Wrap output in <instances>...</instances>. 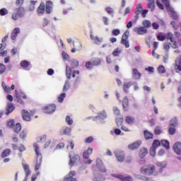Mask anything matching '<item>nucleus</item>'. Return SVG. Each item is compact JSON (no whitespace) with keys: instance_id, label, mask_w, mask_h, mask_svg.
Here are the masks:
<instances>
[{"instance_id":"obj_1","label":"nucleus","mask_w":181,"mask_h":181,"mask_svg":"<svg viewBox=\"0 0 181 181\" xmlns=\"http://www.w3.org/2000/svg\"><path fill=\"white\" fill-rule=\"evenodd\" d=\"M96 162H97L96 168L98 169V173H97V175H96V180L98 181L104 180V177L101 176L100 177L99 175H101V173H105L107 172V169H105V167L104 166V164H103V161L100 158H98L96 160Z\"/></svg>"},{"instance_id":"obj_2","label":"nucleus","mask_w":181,"mask_h":181,"mask_svg":"<svg viewBox=\"0 0 181 181\" xmlns=\"http://www.w3.org/2000/svg\"><path fill=\"white\" fill-rule=\"evenodd\" d=\"M33 147L37 156L35 170L37 171L39 169H40V165H42V153H40V148H39V145H37V144H34Z\"/></svg>"},{"instance_id":"obj_3","label":"nucleus","mask_w":181,"mask_h":181,"mask_svg":"<svg viewBox=\"0 0 181 181\" xmlns=\"http://www.w3.org/2000/svg\"><path fill=\"white\" fill-rule=\"evenodd\" d=\"M155 165H149L146 167H142L141 168V173H146V175H153L154 176H158L159 175V172L156 171Z\"/></svg>"},{"instance_id":"obj_4","label":"nucleus","mask_w":181,"mask_h":181,"mask_svg":"<svg viewBox=\"0 0 181 181\" xmlns=\"http://www.w3.org/2000/svg\"><path fill=\"white\" fill-rule=\"evenodd\" d=\"M25 16V7L23 6H19L17 8H16V13H13L11 15L12 19L13 21H18V18H22Z\"/></svg>"},{"instance_id":"obj_5","label":"nucleus","mask_w":181,"mask_h":181,"mask_svg":"<svg viewBox=\"0 0 181 181\" xmlns=\"http://www.w3.org/2000/svg\"><path fill=\"white\" fill-rule=\"evenodd\" d=\"M36 114V110H31L30 112L26 110H23L21 112L22 118L24 121H31L32 117Z\"/></svg>"},{"instance_id":"obj_6","label":"nucleus","mask_w":181,"mask_h":181,"mask_svg":"<svg viewBox=\"0 0 181 181\" xmlns=\"http://www.w3.org/2000/svg\"><path fill=\"white\" fill-rule=\"evenodd\" d=\"M69 166L72 168V166H74L76 163H78V162H80V156L78 154H76L74 152L71 151L69 153Z\"/></svg>"},{"instance_id":"obj_7","label":"nucleus","mask_w":181,"mask_h":181,"mask_svg":"<svg viewBox=\"0 0 181 181\" xmlns=\"http://www.w3.org/2000/svg\"><path fill=\"white\" fill-rule=\"evenodd\" d=\"M93 153V148H88L86 151H85L83 153V159H86L84 160L85 165H91L93 163V160L90 159V155Z\"/></svg>"},{"instance_id":"obj_8","label":"nucleus","mask_w":181,"mask_h":181,"mask_svg":"<svg viewBox=\"0 0 181 181\" xmlns=\"http://www.w3.org/2000/svg\"><path fill=\"white\" fill-rule=\"evenodd\" d=\"M128 37H129V32L126 30L122 36L121 43L128 49L129 47V40H128Z\"/></svg>"},{"instance_id":"obj_9","label":"nucleus","mask_w":181,"mask_h":181,"mask_svg":"<svg viewBox=\"0 0 181 181\" xmlns=\"http://www.w3.org/2000/svg\"><path fill=\"white\" fill-rule=\"evenodd\" d=\"M165 39L171 42L173 49H177V42L175 40V37H173V33H168L165 35Z\"/></svg>"},{"instance_id":"obj_10","label":"nucleus","mask_w":181,"mask_h":181,"mask_svg":"<svg viewBox=\"0 0 181 181\" xmlns=\"http://www.w3.org/2000/svg\"><path fill=\"white\" fill-rule=\"evenodd\" d=\"M42 110L46 114H53V112L56 111V105L49 104L45 106Z\"/></svg>"},{"instance_id":"obj_11","label":"nucleus","mask_w":181,"mask_h":181,"mask_svg":"<svg viewBox=\"0 0 181 181\" xmlns=\"http://www.w3.org/2000/svg\"><path fill=\"white\" fill-rule=\"evenodd\" d=\"M115 155L118 162H123L125 160V153L121 150H117L115 152Z\"/></svg>"},{"instance_id":"obj_12","label":"nucleus","mask_w":181,"mask_h":181,"mask_svg":"<svg viewBox=\"0 0 181 181\" xmlns=\"http://www.w3.org/2000/svg\"><path fill=\"white\" fill-rule=\"evenodd\" d=\"M143 10H144V7H142V4H139L136 5L134 10V13H135L134 19H136V21H138V19H139V15H141Z\"/></svg>"},{"instance_id":"obj_13","label":"nucleus","mask_w":181,"mask_h":181,"mask_svg":"<svg viewBox=\"0 0 181 181\" xmlns=\"http://www.w3.org/2000/svg\"><path fill=\"white\" fill-rule=\"evenodd\" d=\"M134 32L137 35H144L148 33V29L144 27H136L133 29Z\"/></svg>"},{"instance_id":"obj_14","label":"nucleus","mask_w":181,"mask_h":181,"mask_svg":"<svg viewBox=\"0 0 181 181\" xmlns=\"http://www.w3.org/2000/svg\"><path fill=\"white\" fill-rule=\"evenodd\" d=\"M76 171H70L69 174L64 177V181H78L76 178H74V176H76Z\"/></svg>"},{"instance_id":"obj_15","label":"nucleus","mask_w":181,"mask_h":181,"mask_svg":"<svg viewBox=\"0 0 181 181\" xmlns=\"http://www.w3.org/2000/svg\"><path fill=\"white\" fill-rule=\"evenodd\" d=\"M122 107H123V110L127 112L129 111V100L128 99V97L125 96L123 98L122 101Z\"/></svg>"},{"instance_id":"obj_16","label":"nucleus","mask_w":181,"mask_h":181,"mask_svg":"<svg viewBox=\"0 0 181 181\" xmlns=\"http://www.w3.org/2000/svg\"><path fill=\"white\" fill-rule=\"evenodd\" d=\"M173 149L174 152H175V153H177V155H181V142L180 141L176 142L173 145Z\"/></svg>"},{"instance_id":"obj_17","label":"nucleus","mask_w":181,"mask_h":181,"mask_svg":"<svg viewBox=\"0 0 181 181\" xmlns=\"http://www.w3.org/2000/svg\"><path fill=\"white\" fill-rule=\"evenodd\" d=\"M23 168L25 173V177L23 181H28V177H29V175L31 173L30 168H29V165L28 164H23Z\"/></svg>"},{"instance_id":"obj_18","label":"nucleus","mask_w":181,"mask_h":181,"mask_svg":"<svg viewBox=\"0 0 181 181\" xmlns=\"http://www.w3.org/2000/svg\"><path fill=\"white\" fill-rule=\"evenodd\" d=\"M115 177H117V179H119V180L121 181H133L134 180V179L132 178V177H131V175L124 176L122 175H116Z\"/></svg>"},{"instance_id":"obj_19","label":"nucleus","mask_w":181,"mask_h":181,"mask_svg":"<svg viewBox=\"0 0 181 181\" xmlns=\"http://www.w3.org/2000/svg\"><path fill=\"white\" fill-rule=\"evenodd\" d=\"M45 11H46V6L45 5V3L42 2L37 8V13L38 15H43V13H45Z\"/></svg>"},{"instance_id":"obj_20","label":"nucleus","mask_w":181,"mask_h":181,"mask_svg":"<svg viewBox=\"0 0 181 181\" xmlns=\"http://www.w3.org/2000/svg\"><path fill=\"white\" fill-rule=\"evenodd\" d=\"M52 11H53V3L47 1L45 4V11L47 13H52Z\"/></svg>"},{"instance_id":"obj_21","label":"nucleus","mask_w":181,"mask_h":181,"mask_svg":"<svg viewBox=\"0 0 181 181\" xmlns=\"http://www.w3.org/2000/svg\"><path fill=\"white\" fill-rule=\"evenodd\" d=\"M19 33H21L19 28H16L13 30L11 35V40H16V37H18V35H19Z\"/></svg>"},{"instance_id":"obj_22","label":"nucleus","mask_w":181,"mask_h":181,"mask_svg":"<svg viewBox=\"0 0 181 181\" xmlns=\"http://www.w3.org/2000/svg\"><path fill=\"white\" fill-rule=\"evenodd\" d=\"M141 76H142V74L139 72L137 69H132V77L134 78V80H139Z\"/></svg>"},{"instance_id":"obj_23","label":"nucleus","mask_w":181,"mask_h":181,"mask_svg":"<svg viewBox=\"0 0 181 181\" xmlns=\"http://www.w3.org/2000/svg\"><path fill=\"white\" fill-rule=\"evenodd\" d=\"M141 146V141H136L130 145L128 146V148L130 151H135L138 149Z\"/></svg>"},{"instance_id":"obj_24","label":"nucleus","mask_w":181,"mask_h":181,"mask_svg":"<svg viewBox=\"0 0 181 181\" xmlns=\"http://www.w3.org/2000/svg\"><path fill=\"white\" fill-rule=\"evenodd\" d=\"M11 153H12V151H11V149L9 148L5 149L2 151L1 154V158L5 159V158H8V156H9Z\"/></svg>"},{"instance_id":"obj_25","label":"nucleus","mask_w":181,"mask_h":181,"mask_svg":"<svg viewBox=\"0 0 181 181\" xmlns=\"http://www.w3.org/2000/svg\"><path fill=\"white\" fill-rule=\"evenodd\" d=\"M125 122L127 123L128 125H134V124H135V117L126 116Z\"/></svg>"},{"instance_id":"obj_26","label":"nucleus","mask_w":181,"mask_h":181,"mask_svg":"<svg viewBox=\"0 0 181 181\" xmlns=\"http://www.w3.org/2000/svg\"><path fill=\"white\" fill-rule=\"evenodd\" d=\"M90 37L91 40H93L95 42V45H101L103 42V38L98 37H95L93 34L90 35Z\"/></svg>"},{"instance_id":"obj_27","label":"nucleus","mask_w":181,"mask_h":181,"mask_svg":"<svg viewBox=\"0 0 181 181\" xmlns=\"http://www.w3.org/2000/svg\"><path fill=\"white\" fill-rule=\"evenodd\" d=\"M21 66L25 70H30V63L26 60H23L21 62Z\"/></svg>"},{"instance_id":"obj_28","label":"nucleus","mask_w":181,"mask_h":181,"mask_svg":"<svg viewBox=\"0 0 181 181\" xmlns=\"http://www.w3.org/2000/svg\"><path fill=\"white\" fill-rule=\"evenodd\" d=\"M144 135L146 141H148V139H153V134L151 133L148 130L144 131Z\"/></svg>"},{"instance_id":"obj_29","label":"nucleus","mask_w":181,"mask_h":181,"mask_svg":"<svg viewBox=\"0 0 181 181\" xmlns=\"http://www.w3.org/2000/svg\"><path fill=\"white\" fill-rule=\"evenodd\" d=\"M148 155V148H142L140 149V151L139 153V156L140 158H145Z\"/></svg>"},{"instance_id":"obj_30","label":"nucleus","mask_w":181,"mask_h":181,"mask_svg":"<svg viewBox=\"0 0 181 181\" xmlns=\"http://www.w3.org/2000/svg\"><path fill=\"white\" fill-rule=\"evenodd\" d=\"M13 110H15V106L11 103L8 104L6 107V115H9V114H11Z\"/></svg>"},{"instance_id":"obj_31","label":"nucleus","mask_w":181,"mask_h":181,"mask_svg":"<svg viewBox=\"0 0 181 181\" xmlns=\"http://www.w3.org/2000/svg\"><path fill=\"white\" fill-rule=\"evenodd\" d=\"M13 129L16 134H19V132L22 129V125L20 123H17L13 127Z\"/></svg>"},{"instance_id":"obj_32","label":"nucleus","mask_w":181,"mask_h":181,"mask_svg":"<svg viewBox=\"0 0 181 181\" xmlns=\"http://www.w3.org/2000/svg\"><path fill=\"white\" fill-rule=\"evenodd\" d=\"M156 166H158V168H160L158 173H162V169L166 168V162H157Z\"/></svg>"},{"instance_id":"obj_33","label":"nucleus","mask_w":181,"mask_h":181,"mask_svg":"<svg viewBox=\"0 0 181 181\" xmlns=\"http://www.w3.org/2000/svg\"><path fill=\"white\" fill-rule=\"evenodd\" d=\"M96 118L97 119H98L99 118H100V119H105V118H107V112H105V111L104 110L99 112L96 116Z\"/></svg>"},{"instance_id":"obj_34","label":"nucleus","mask_w":181,"mask_h":181,"mask_svg":"<svg viewBox=\"0 0 181 181\" xmlns=\"http://www.w3.org/2000/svg\"><path fill=\"white\" fill-rule=\"evenodd\" d=\"M147 8L153 11L155 9V0H148Z\"/></svg>"},{"instance_id":"obj_35","label":"nucleus","mask_w":181,"mask_h":181,"mask_svg":"<svg viewBox=\"0 0 181 181\" xmlns=\"http://www.w3.org/2000/svg\"><path fill=\"white\" fill-rule=\"evenodd\" d=\"M47 140V136H46V134H43L42 136L37 138V142H42V144L46 142Z\"/></svg>"},{"instance_id":"obj_36","label":"nucleus","mask_w":181,"mask_h":181,"mask_svg":"<svg viewBox=\"0 0 181 181\" xmlns=\"http://www.w3.org/2000/svg\"><path fill=\"white\" fill-rule=\"evenodd\" d=\"M66 77L69 80H70V78H71V76H73L72 71H71V67L70 66H66Z\"/></svg>"},{"instance_id":"obj_37","label":"nucleus","mask_w":181,"mask_h":181,"mask_svg":"<svg viewBox=\"0 0 181 181\" xmlns=\"http://www.w3.org/2000/svg\"><path fill=\"white\" fill-rule=\"evenodd\" d=\"M132 86L131 82L125 83L123 85V90L124 93H128V89Z\"/></svg>"},{"instance_id":"obj_38","label":"nucleus","mask_w":181,"mask_h":181,"mask_svg":"<svg viewBox=\"0 0 181 181\" xmlns=\"http://www.w3.org/2000/svg\"><path fill=\"white\" fill-rule=\"evenodd\" d=\"M115 121L117 127H121L124 123V117L122 116L121 117H117Z\"/></svg>"},{"instance_id":"obj_39","label":"nucleus","mask_w":181,"mask_h":181,"mask_svg":"<svg viewBox=\"0 0 181 181\" xmlns=\"http://www.w3.org/2000/svg\"><path fill=\"white\" fill-rule=\"evenodd\" d=\"M142 25L144 26L143 28H145L146 29L152 26V23L148 20H144L142 23Z\"/></svg>"},{"instance_id":"obj_40","label":"nucleus","mask_w":181,"mask_h":181,"mask_svg":"<svg viewBox=\"0 0 181 181\" xmlns=\"http://www.w3.org/2000/svg\"><path fill=\"white\" fill-rule=\"evenodd\" d=\"M8 128H13L15 127V119H10L7 121Z\"/></svg>"},{"instance_id":"obj_41","label":"nucleus","mask_w":181,"mask_h":181,"mask_svg":"<svg viewBox=\"0 0 181 181\" xmlns=\"http://www.w3.org/2000/svg\"><path fill=\"white\" fill-rule=\"evenodd\" d=\"M64 143H59V144L57 145L53 152H54L55 151H60L62 149H64Z\"/></svg>"},{"instance_id":"obj_42","label":"nucleus","mask_w":181,"mask_h":181,"mask_svg":"<svg viewBox=\"0 0 181 181\" xmlns=\"http://www.w3.org/2000/svg\"><path fill=\"white\" fill-rule=\"evenodd\" d=\"M161 145L163 148H165V149H169V148H170V144L167 140H162Z\"/></svg>"},{"instance_id":"obj_43","label":"nucleus","mask_w":181,"mask_h":181,"mask_svg":"<svg viewBox=\"0 0 181 181\" xmlns=\"http://www.w3.org/2000/svg\"><path fill=\"white\" fill-rule=\"evenodd\" d=\"M92 63V65L94 66H100L101 64V59L99 58H96L95 59L90 62Z\"/></svg>"},{"instance_id":"obj_44","label":"nucleus","mask_w":181,"mask_h":181,"mask_svg":"<svg viewBox=\"0 0 181 181\" xmlns=\"http://www.w3.org/2000/svg\"><path fill=\"white\" fill-rule=\"evenodd\" d=\"M76 67H78V61L74 59L71 61V68L76 69Z\"/></svg>"},{"instance_id":"obj_45","label":"nucleus","mask_w":181,"mask_h":181,"mask_svg":"<svg viewBox=\"0 0 181 181\" xmlns=\"http://www.w3.org/2000/svg\"><path fill=\"white\" fill-rule=\"evenodd\" d=\"M160 141L158 139H156L153 141V144H152V148H159V146L160 145Z\"/></svg>"},{"instance_id":"obj_46","label":"nucleus","mask_w":181,"mask_h":181,"mask_svg":"<svg viewBox=\"0 0 181 181\" xmlns=\"http://www.w3.org/2000/svg\"><path fill=\"white\" fill-rule=\"evenodd\" d=\"M158 71L159 74H163V73H166V69H165V66H163V65H160L158 67Z\"/></svg>"},{"instance_id":"obj_47","label":"nucleus","mask_w":181,"mask_h":181,"mask_svg":"<svg viewBox=\"0 0 181 181\" xmlns=\"http://www.w3.org/2000/svg\"><path fill=\"white\" fill-rule=\"evenodd\" d=\"M168 132H169L170 135H175V134L176 132V127H175L173 126H170L169 129H168Z\"/></svg>"},{"instance_id":"obj_48","label":"nucleus","mask_w":181,"mask_h":181,"mask_svg":"<svg viewBox=\"0 0 181 181\" xmlns=\"http://www.w3.org/2000/svg\"><path fill=\"white\" fill-rule=\"evenodd\" d=\"M35 5H36V1H31V4L28 7V11H35V9L36 8Z\"/></svg>"},{"instance_id":"obj_49","label":"nucleus","mask_w":181,"mask_h":181,"mask_svg":"<svg viewBox=\"0 0 181 181\" xmlns=\"http://www.w3.org/2000/svg\"><path fill=\"white\" fill-rule=\"evenodd\" d=\"M113 112L116 117H119V115H121V111L117 107H113Z\"/></svg>"},{"instance_id":"obj_50","label":"nucleus","mask_w":181,"mask_h":181,"mask_svg":"<svg viewBox=\"0 0 181 181\" xmlns=\"http://www.w3.org/2000/svg\"><path fill=\"white\" fill-rule=\"evenodd\" d=\"M70 132H71V129L70 127H65L63 129L64 135H70Z\"/></svg>"},{"instance_id":"obj_51","label":"nucleus","mask_w":181,"mask_h":181,"mask_svg":"<svg viewBox=\"0 0 181 181\" xmlns=\"http://www.w3.org/2000/svg\"><path fill=\"white\" fill-rule=\"evenodd\" d=\"M64 98H66V93H61L58 96V101H59V103H63V101H64Z\"/></svg>"},{"instance_id":"obj_52","label":"nucleus","mask_w":181,"mask_h":181,"mask_svg":"<svg viewBox=\"0 0 181 181\" xmlns=\"http://www.w3.org/2000/svg\"><path fill=\"white\" fill-rule=\"evenodd\" d=\"M6 71V66L4 64H0V74H4Z\"/></svg>"},{"instance_id":"obj_53","label":"nucleus","mask_w":181,"mask_h":181,"mask_svg":"<svg viewBox=\"0 0 181 181\" xmlns=\"http://www.w3.org/2000/svg\"><path fill=\"white\" fill-rule=\"evenodd\" d=\"M176 125H177V119L174 118V119H171L170 122V127H176Z\"/></svg>"},{"instance_id":"obj_54","label":"nucleus","mask_w":181,"mask_h":181,"mask_svg":"<svg viewBox=\"0 0 181 181\" xmlns=\"http://www.w3.org/2000/svg\"><path fill=\"white\" fill-rule=\"evenodd\" d=\"M27 136H28V132H26V130H23L20 133V138H21V139H25V138H26Z\"/></svg>"},{"instance_id":"obj_55","label":"nucleus","mask_w":181,"mask_h":181,"mask_svg":"<svg viewBox=\"0 0 181 181\" xmlns=\"http://www.w3.org/2000/svg\"><path fill=\"white\" fill-rule=\"evenodd\" d=\"M119 54H121V51H119V48H117L116 49L114 50V52H112V55L115 57H118V56H119Z\"/></svg>"},{"instance_id":"obj_56","label":"nucleus","mask_w":181,"mask_h":181,"mask_svg":"<svg viewBox=\"0 0 181 181\" xmlns=\"http://www.w3.org/2000/svg\"><path fill=\"white\" fill-rule=\"evenodd\" d=\"M66 124H68V125H73V119H71V117H70V116H66Z\"/></svg>"},{"instance_id":"obj_57","label":"nucleus","mask_w":181,"mask_h":181,"mask_svg":"<svg viewBox=\"0 0 181 181\" xmlns=\"http://www.w3.org/2000/svg\"><path fill=\"white\" fill-rule=\"evenodd\" d=\"M155 135H160L162 134V129H160V127H156L154 130Z\"/></svg>"},{"instance_id":"obj_58","label":"nucleus","mask_w":181,"mask_h":181,"mask_svg":"<svg viewBox=\"0 0 181 181\" xmlns=\"http://www.w3.org/2000/svg\"><path fill=\"white\" fill-rule=\"evenodd\" d=\"M0 15L1 16H5V15H8V10L5 8L0 9Z\"/></svg>"},{"instance_id":"obj_59","label":"nucleus","mask_w":181,"mask_h":181,"mask_svg":"<svg viewBox=\"0 0 181 181\" xmlns=\"http://www.w3.org/2000/svg\"><path fill=\"white\" fill-rule=\"evenodd\" d=\"M69 88H70V82H69V81H66L64 86L63 91H67Z\"/></svg>"},{"instance_id":"obj_60","label":"nucleus","mask_w":181,"mask_h":181,"mask_svg":"<svg viewBox=\"0 0 181 181\" xmlns=\"http://www.w3.org/2000/svg\"><path fill=\"white\" fill-rule=\"evenodd\" d=\"M85 66L88 70H91V69L93 67L92 62L90 61L86 63Z\"/></svg>"},{"instance_id":"obj_61","label":"nucleus","mask_w":181,"mask_h":181,"mask_svg":"<svg viewBox=\"0 0 181 181\" xmlns=\"http://www.w3.org/2000/svg\"><path fill=\"white\" fill-rule=\"evenodd\" d=\"M119 33H121V31L119 30V29H115L112 31V36H118Z\"/></svg>"},{"instance_id":"obj_62","label":"nucleus","mask_w":181,"mask_h":181,"mask_svg":"<svg viewBox=\"0 0 181 181\" xmlns=\"http://www.w3.org/2000/svg\"><path fill=\"white\" fill-rule=\"evenodd\" d=\"M93 141H94V137H93V136L87 137L85 139V144H91V142H93Z\"/></svg>"},{"instance_id":"obj_63","label":"nucleus","mask_w":181,"mask_h":181,"mask_svg":"<svg viewBox=\"0 0 181 181\" xmlns=\"http://www.w3.org/2000/svg\"><path fill=\"white\" fill-rule=\"evenodd\" d=\"M150 155L151 156L154 157L156 155V148L151 147L150 149Z\"/></svg>"},{"instance_id":"obj_64","label":"nucleus","mask_w":181,"mask_h":181,"mask_svg":"<svg viewBox=\"0 0 181 181\" xmlns=\"http://www.w3.org/2000/svg\"><path fill=\"white\" fill-rule=\"evenodd\" d=\"M158 40H160V42H163L164 40H166V36L162 35H158L157 36Z\"/></svg>"}]
</instances>
